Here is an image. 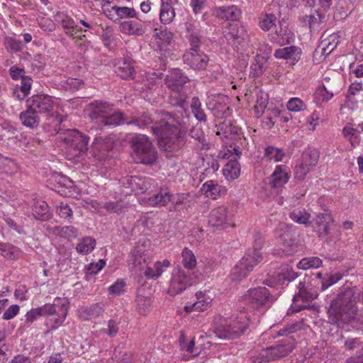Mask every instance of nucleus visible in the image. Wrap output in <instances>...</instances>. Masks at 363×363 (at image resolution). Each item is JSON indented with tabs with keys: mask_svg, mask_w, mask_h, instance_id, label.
Returning a JSON list of instances; mask_svg holds the SVG:
<instances>
[{
	"mask_svg": "<svg viewBox=\"0 0 363 363\" xmlns=\"http://www.w3.org/2000/svg\"><path fill=\"white\" fill-rule=\"evenodd\" d=\"M155 121L152 126L153 133L157 136L158 145L161 150L166 152L178 150L183 145V140L180 135L182 121L179 117L164 111H157L155 117L152 118L147 113L140 117L128 121V125H135L144 128Z\"/></svg>",
	"mask_w": 363,
	"mask_h": 363,
	"instance_id": "f257e3e1",
	"label": "nucleus"
},
{
	"mask_svg": "<svg viewBox=\"0 0 363 363\" xmlns=\"http://www.w3.org/2000/svg\"><path fill=\"white\" fill-rule=\"evenodd\" d=\"M357 296L353 289L347 288L340 293L331 301L328 311L330 321L341 326L358 320L362 310L357 306Z\"/></svg>",
	"mask_w": 363,
	"mask_h": 363,
	"instance_id": "f03ea898",
	"label": "nucleus"
},
{
	"mask_svg": "<svg viewBox=\"0 0 363 363\" xmlns=\"http://www.w3.org/2000/svg\"><path fill=\"white\" fill-rule=\"evenodd\" d=\"M300 329L301 324L295 323L280 330L278 335L285 337L277 341L275 345L262 349L255 361H257L259 363L268 362L288 355L294 350L296 345V339L293 335H289Z\"/></svg>",
	"mask_w": 363,
	"mask_h": 363,
	"instance_id": "7ed1b4c3",
	"label": "nucleus"
},
{
	"mask_svg": "<svg viewBox=\"0 0 363 363\" xmlns=\"http://www.w3.org/2000/svg\"><path fill=\"white\" fill-rule=\"evenodd\" d=\"M189 78L179 69H173L164 79L169 89V102L174 107L185 108L188 105L187 86Z\"/></svg>",
	"mask_w": 363,
	"mask_h": 363,
	"instance_id": "20e7f679",
	"label": "nucleus"
},
{
	"mask_svg": "<svg viewBox=\"0 0 363 363\" xmlns=\"http://www.w3.org/2000/svg\"><path fill=\"white\" fill-rule=\"evenodd\" d=\"M89 118L101 128L113 127L123 123V113L114 111L106 102L95 101L86 106Z\"/></svg>",
	"mask_w": 363,
	"mask_h": 363,
	"instance_id": "39448f33",
	"label": "nucleus"
},
{
	"mask_svg": "<svg viewBox=\"0 0 363 363\" xmlns=\"http://www.w3.org/2000/svg\"><path fill=\"white\" fill-rule=\"evenodd\" d=\"M133 158L137 163L150 164L157 160V151L147 136L135 135L131 139Z\"/></svg>",
	"mask_w": 363,
	"mask_h": 363,
	"instance_id": "423d86ee",
	"label": "nucleus"
},
{
	"mask_svg": "<svg viewBox=\"0 0 363 363\" xmlns=\"http://www.w3.org/2000/svg\"><path fill=\"white\" fill-rule=\"evenodd\" d=\"M249 318L244 313L238 317H232L225 320L224 323L218 325L215 333L220 339H235L240 337L249 325Z\"/></svg>",
	"mask_w": 363,
	"mask_h": 363,
	"instance_id": "0eeeda50",
	"label": "nucleus"
},
{
	"mask_svg": "<svg viewBox=\"0 0 363 363\" xmlns=\"http://www.w3.org/2000/svg\"><path fill=\"white\" fill-rule=\"evenodd\" d=\"M262 259V255L259 250H249L233 269L230 274L232 280L238 281L246 277Z\"/></svg>",
	"mask_w": 363,
	"mask_h": 363,
	"instance_id": "6e6552de",
	"label": "nucleus"
},
{
	"mask_svg": "<svg viewBox=\"0 0 363 363\" xmlns=\"http://www.w3.org/2000/svg\"><path fill=\"white\" fill-rule=\"evenodd\" d=\"M143 97L152 104L159 103L164 96L162 89V79L161 75L155 73H149L144 80Z\"/></svg>",
	"mask_w": 363,
	"mask_h": 363,
	"instance_id": "1a4fd4ad",
	"label": "nucleus"
},
{
	"mask_svg": "<svg viewBox=\"0 0 363 363\" xmlns=\"http://www.w3.org/2000/svg\"><path fill=\"white\" fill-rule=\"evenodd\" d=\"M62 139L74 156L80 157L88 150L89 138L77 130H67Z\"/></svg>",
	"mask_w": 363,
	"mask_h": 363,
	"instance_id": "9d476101",
	"label": "nucleus"
},
{
	"mask_svg": "<svg viewBox=\"0 0 363 363\" xmlns=\"http://www.w3.org/2000/svg\"><path fill=\"white\" fill-rule=\"evenodd\" d=\"M194 283V280L189 273L181 268H175L172 271L168 294L171 296L179 294L193 285Z\"/></svg>",
	"mask_w": 363,
	"mask_h": 363,
	"instance_id": "9b49d317",
	"label": "nucleus"
},
{
	"mask_svg": "<svg viewBox=\"0 0 363 363\" xmlns=\"http://www.w3.org/2000/svg\"><path fill=\"white\" fill-rule=\"evenodd\" d=\"M242 298L246 303L258 308L270 302L272 300V296L266 287L259 286L248 290Z\"/></svg>",
	"mask_w": 363,
	"mask_h": 363,
	"instance_id": "f8f14e48",
	"label": "nucleus"
},
{
	"mask_svg": "<svg viewBox=\"0 0 363 363\" xmlns=\"http://www.w3.org/2000/svg\"><path fill=\"white\" fill-rule=\"evenodd\" d=\"M233 216L228 208L225 206H220L213 208L208 216V223L213 227L227 228L233 227Z\"/></svg>",
	"mask_w": 363,
	"mask_h": 363,
	"instance_id": "ddd939ff",
	"label": "nucleus"
},
{
	"mask_svg": "<svg viewBox=\"0 0 363 363\" xmlns=\"http://www.w3.org/2000/svg\"><path fill=\"white\" fill-rule=\"evenodd\" d=\"M29 111L36 113L49 112L53 108L54 101L51 96L35 95L26 101Z\"/></svg>",
	"mask_w": 363,
	"mask_h": 363,
	"instance_id": "4468645a",
	"label": "nucleus"
},
{
	"mask_svg": "<svg viewBox=\"0 0 363 363\" xmlns=\"http://www.w3.org/2000/svg\"><path fill=\"white\" fill-rule=\"evenodd\" d=\"M185 64L194 69H205L209 61L208 57L203 52L186 50L183 55Z\"/></svg>",
	"mask_w": 363,
	"mask_h": 363,
	"instance_id": "2eb2a0df",
	"label": "nucleus"
},
{
	"mask_svg": "<svg viewBox=\"0 0 363 363\" xmlns=\"http://www.w3.org/2000/svg\"><path fill=\"white\" fill-rule=\"evenodd\" d=\"M225 38L233 45H240L248 38L246 28L238 23L230 24L224 31Z\"/></svg>",
	"mask_w": 363,
	"mask_h": 363,
	"instance_id": "dca6fc26",
	"label": "nucleus"
},
{
	"mask_svg": "<svg viewBox=\"0 0 363 363\" xmlns=\"http://www.w3.org/2000/svg\"><path fill=\"white\" fill-rule=\"evenodd\" d=\"M298 289V293L294 296V301H298L300 299L306 302L311 301L318 296V291L320 290V287L313 282L306 283V281L299 282Z\"/></svg>",
	"mask_w": 363,
	"mask_h": 363,
	"instance_id": "f3484780",
	"label": "nucleus"
},
{
	"mask_svg": "<svg viewBox=\"0 0 363 363\" xmlns=\"http://www.w3.org/2000/svg\"><path fill=\"white\" fill-rule=\"evenodd\" d=\"M290 175L286 166L277 165L269 177V184L274 189H281L289 180Z\"/></svg>",
	"mask_w": 363,
	"mask_h": 363,
	"instance_id": "a211bd4d",
	"label": "nucleus"
},
{
	"mask_svg": "<svg viewBox=\"0 0 363 363\" xmlns=\"http://www.w3.org/2000/svg\"><path fill=\"white\" fill-rule=\"evenodd\" d=\"M130 262L136 271H143L149 267L150 257L145 253L143 245H137L131 252Z\"/></svg>",
	"mask_w": 363,
	"mask_h": 363,
	"instance_id": "6ab92c4d",
	"label": "nucleus"
},
{
	"mask_svg": "<svg viewBox=\"0 0 363 363\" xmlns=\"http://www.w3.org/2000/svg\"><path fill=\"white\" fill-rule=\"evenodd\" d=\"M119 28L121 32L129 35H142L145 32L142 22L133 20L122 22Z\"/></svg>",
	"mask_w": 363,
	"mask_h": 363,
	"instance_id": "aec40b11",
	"label": "nucleus"
},
{
	"mask_svg": "<svg viewBox=\"0 0 363 363\" xmlns=\"http://www.w3.org/2000/svg\"><path fill=\"white\" fill-rule=\"evenodd\" d=\"M113 147V140L111 138H96L92 145V150L95 156L101 157Z\"/></svg>",
	"mask_w": 363,
	"mask_h": 363,
	"instance_id": "412c9836",
	"label": "nucleus"
},
{
	"mask_svg": "<svg viewBox=\"0 0 363 363\" xmlns=\"http://www.w3.org/2000/svg\"><path fill=\"white\" fill-rule=\"evenodd\" d=\"M275 35L273 38L280 45L290 43L294 38V33L288 28V25L284 21H279Z\"/></svg>",
	"mask_w": 363,
	"mask_h": 363,
	"instance_id": "4be33fe9",
	"label": "nucleus"
},
{
	"mask_svg": "<svg viewBox=\"0 0 363 363\" xmlns=\"http://www.w3.org/2000/svg\"><path fill=\"white\" fill-rule=\"evenodd\" d=\"M214 13L217 17L226 21H236L239 19L241 11L236 6L232 5L219 7L214 11Z\"/></svg>",
	"mask_w": 363,
	"mask_h": 363,
	"instance_id": "5701e85b",
	"label": "nucleus"
},
{
	"mask_svg": "<svg viewBox=\"0 0 363 363\" xmlns=\"http://www.w3.org/2000/svg\"><path fill=\"white\" fill-rule=\"evenodd\" d=\"M196 301L193 303H188L185 306L184 310L187 313L191 311H203L211 303L209 298H206L204 293L199 291L196 294Z\"/></svg>",
	"mask_w": 363,
	"mask_h": 363,
	"instance_id": "b1692460",
	"label": "nucleus"
},
{
	"mask_svg": "<svg viewBox=\"0 0 363 363\" xmlns=\"http://www.w3.org/2000/svg\"><path fill=\"white\" fill-rule=\"evenodd\" d=\"M331 221V217L328 213H320L316 216L313 224L315 231L320 236L326 235L329 233Z\"/></svg>",
	"mask_w": 363,
	"mask_h": 363,
	"instance_id": "393cba45",
	"label": "nucleus"
},
{
	"mask_svg": "<svg viewBox=\"0 0 363 363\" xmlns=\"http://www.w3.org/2000/svg\"><path fill=\"white\" fill-rule=\"evenodd\" d=\"M32 211L36 219L47 220L51 218V213L47 203L41 199H34Z\"/></svg>",
	"mask_w": 363,
	"mask_h": 363,
	"instance_id": "a878e982",
	"label": "nucleus"
},
{
	"mask_svg": "<svg viewBox=\"0 0 363 363\" xmlns=\"http://www.w3.org/2000/svg\"><path fill=\"white\" fill-rule=\"evenodd\" d=\"M46 230L52 235L60 236L65 238H75L77 235V230L72 226H51L50 225H45Z\"/></svg>",
	"mask_w": 363,
	"mask_h": 363,
	"instance_id": "bb28decb",
	"label": "nucleus"
},
{
	"mask_svg": "<svg viewBox=\"0 0 363 363\" xmlns=\"http://www.w3.org/2000/svg\"><path fill=\"white\" fill-rule=\"evenodd\" d=\"M171 201V194L167 189H161L148 198L147 203L152 207H161L167 205Z\"/></svg>",
	"mask_w": 363,
	"mask_h": 363,
	"instance_id": "cd10ccee",
	"label": "nucleus"
},
{
	"mask_svg": "<svg viewBox=\"0 0 363 363\" xmlns=\"http://www.w3.org/2000/svg\"><path fill=\"white\" fill-rule=\"evenodd\" d=\"M104 312L103 306L101 303H95L89 307H81L78 310V314L82 320H92Z\"/></svg>",
	"mask_w": 363,
	"mask_h": 363,
	"instance_id": "c85d7f7f",
	"label": "nucleus"
},
{
	"mask_svg": "<svg viewBox=\"0 0 363 363\" xmlns=\"http://www.w3.org/2000/svg\"><path fill=\"white\" fill-rule=\"evenodd\" d=\"M203 194L208 198L216 199L218 196L226 193V189L213 181H208L204 183L201 188Z\"/></svg>",
	"mask_w": 363,
	"mask_h": 363,
	"instance_id": "c756f323",
	"label": "nucleus"
},
{
	"mask_svg": "<svg viewBox=\"0 0 363 363\" xmlns=\"http://www.w3.org/2000/svg\"><path fill=\"white\" fill-rule=\"evenodd\" d=\"M139 313L145 315L151 306L152 300L150 294H147L145 289H140L135 299Z\"/></svg>",
	"mask_w": 363,
	"mask_h": 363,
	"instance_id": "7c9ffc66",
	"label": "nucleus"
},
{
	"mask_svg": "<svg viewBox=\"0 0 363 363\" xmlns=\"http://www.w3.org/2000/svg\"><path fill=\"white\" fill-rule=\"evenodd\" d=\"M169 266L170 262L168 259L157 261L154 264L153 267H147L144 275L148 279H158L162 274L164 268H168Z\"/></svg>",
	"mask_w": 363,
	"mask_h": 363,
	"instance_id": "2f4dec72",
	"label": "nucleus"
},
{
	"mask_svg": "<svg viewBox=\"0 0 363 363\" xmlns=\"http://www.w3.org/2000/svg\"><path fill=\"white\" fill-rule=\"evenodd\" d=\"M301 50L294 45L277 49L274 56L277 59L297 60L299 57Z\"/></svg>",
	"mask_w": 363,
	"mask_h": 363,
	"instance_id": "473e14b6",
	"label": "nucleus"
},
{
	"mask_svg": "<svg viewBox=\"0 0 363 363\" xmlns=\"http://www.w3.org/2000/svg\"><path fill=\"white\" fill-rule=\"evenodd\" d=\"M161 1L160 19L162 23H169L175 16L174 9L172 6L171 0H161Z\"/></svg>",
	"mask_w": 363,
	"mask_h": 363,
	"instance_id": "72a5a7b5",
	"label": "nucleus"
},
{
	"mask_svg": "<svg viewBox=\"0 0 363 363\" xmlns=\"http://www.w3.org/2000/svg\"><path fill=\"white\" fill-rule=\"evenodd\" d=\"M319 160V152L315 148H308L303 152L301 162L311 169L315 166Z\"/></svg>",
	"mask_w": 363,
	"mask_h": 363,
	"instance_id": "f704fd0d",
	"label": "nucleus"
},
{
	"mask_svg": "<svg viewBox=\"0 0 363 363\" xmlns=\"http://www.w3.org/2000/svg\"><path fill=\"white\" fill-rule=\"evenodd\" d=\"M190 136L198 141V147L201 150H207L209 148V144L207 142L206 135L200 127H194L189 133Z\"/></svg>",
	"mask_w": 363,
	"mask_h": 363,
	"instance_id": "c9c22d12",
	"label": "nucleus"
},
{
	"mask_svg": "<svg viewBox=\"0 0 363 363\" xmlns=\"http://www.w3.org/2000/svg\"><path fill=\"white\" fill-rule=\"evenodd\" d=\"M240 172V167L238 161L235 160V157L233 159H230V162H228L223 169V174L227 178H230L231 179H236Z\"/></svg>",
	"mask_w": 363,
	"mask_h": 363,
	"instance_id": "e433bc0d",
	"label": "nucleus"
},
{
	"mask_svg": "<svg viewBox=\"0 0 363 363\" xmlns=\"http://www.w3.org/2000/svg\"><path fill=\"white\" fill-rule=\"evenodd\" d=\"M322 259L318 257H305L297 264V268L302 270H307L311 268L317 269L322 265Z\"/></svg>",
	"mask_w": 363,
	"mask_h": 363,
	"instance_id": "4c0bfd02",
	"label": "nucleus"
},
{
	"mask_svg": "<svg viewBox=\"0 0 363 363\" xmlns=\"http://www.w3.org/2000/svg\"><path fill=\"white\" fill-rule=\"evenodd\" d=\"M59 18H60V24L65 30L66 34L70 37L75 38L77 26L74 20L65 14H60Z\"/></svg>",
	"mask_w": 363,
	"mask_h": 363,
	"instance_id": "58836bf2",
	"label": "nucleus"
},
{
	"mask_svg": "<svg viewBox=\"0 0 363 363\" xmlns=\"http://www.w3.org/2000/svg\"><path fill=\"white\" fill-rule=\"evenodd\" d=\"M182 263L186 269L191 270L194 269L197 264L196 258L193 252L185 247L182 252Z\"/></svg>",
	"mask_w": 363,
	"mask_h": 363,
	"instance_id": "ea45409f",
	"label": "nucleus"
},
{
	"mask_svg": "<svg viewBox=\"0 0 363 363\" xmlns=\"http://www.w3.org/2000/svg\"><path fill=\"white\" fill-rule=\"evenodd\" d=\"M96 246V240L91 237L84 238L76 247L77 252L87 255L91 252Z\"/></svg>",
	"mask_w": 363,
	"mask_h": 363,
	"instance_id": "a19ab883",
	"label": "nucleus"
},
{
	"mask_svg": "<svg viewBox=\"0 0 363 363\" xmlns=\"http://www.w3.org/2000/svg\"><path fill=\"white\" fill-rule=\"evenodd\" d=\"M290 218L296 223L303 224L305 225H309L311 215L306 211H301L298 209L294 210L289 214Z\"/></svg>",
	"mask_w": 363,
	"mask_h": 363,
	"instance_id": "79ce46f5",
	"label": "nucleus"
},
{
	"mask_svg": "<svg viewBox=\"0 0 363 363\" xmlns=\"http://www.w3.org/2000/svg\"><path fill=\"white\" fill-rule=\"evenodd\" d=\"M268 95L262 91H258L257 93L256 104L255 106V112L257 114H262L268 104Z\"/></svg>",
	"mask_w": 363,
	"mask_h": 363,
	"instance_id": "37998d69",
	"label": "nucleus"
},
{
	"mask_svg": "<svg viewBox=\"0 0 363 363\" xmlns=\"http://www.w3.org/2000/svg\"><path fill=\"white\" fill-rule=\"evenodd\" d=\"M147 184H149L148 181H145L143 179L139 178L138 177H131L130 179V186L133 191H137L143 193L147 191L148 189Z\"/></svg>",
	"mask_w": 363,
	"mask_h": 363,
	"instance_id": "c03bdc74",
	"label": "nucleus"
},
{
	"mask_svg": "<svg viewBox=\"0 0 363 363\" xmlns=\"http://www.w3.org/2000/svg\"><path fill=\"white\" fill-rule=\"evenodd\" d=\"M191 108L195 118L199 121H206V115L201 108V104L197 97H194L191 101Z\"/></svg>",
	"mask_w": 363,
	"mask_h": 363,
	"instance_id": "a18cd8bd",
	"label": "nucleus"
},
{
	"mask_svg": "<svg viewBox=\"0 0 363 363\" xmlns=\"http://www.w3.org/2000/svg\"><path fill=\"white\" fill-rule=\"evenodd\" d=\"M116 73L123 79H129L133 77L135 69L130 62L123 61L117 68Z\"/></svg>",
	"mask_w": 363,
	"mask_h": 363,
	"instance_id": "49530a36",
	"label": "nucleus"
},
{
	"mask_svg": "<svg viewBox=\"0 0 363 363\" xmlns=\"http://www.w3.org/2000/svg\"><path fill=\"white\" fill-rule=\"evenodd\" d=\"M277 238H279L284 242H286L291 238V226L285 223L279 224L275 230Z\"/></svg>",
	"mask_w": 363,
	"mask_h": 363,
	"instance_id": "de8ad7c7",
	"label": "nucleus"
},
{
	"mask_svg": "<svg viewBox=\"0 0 363 363\" xmlns=\"http://www.w3.org/2000/svg\"><path fill=\"white\" fill-rule=\"evenodd\" d=\"M302 22L306 26H308L311 31H316L319 29L321 23V17L319 15L317 16L314 15H306L303 17Z\"/></svg>",
	"mask_w": 363,
	"mask_h": 363,
	"instance_id": "09e8293b",
	"label": "nucleus"
},
{
	"mask_svg": "<svg viewBox=\"0 0 363 363\" xmlns=\"http://www.w3.org/2000/svg\"><path fill=\"white\" fill-rule=\"evenodd\" d=\"M27 109L24 112V125L30 128H35L38 125L39 118L35 111H29L28 106L26 104Z\"/></svg>",
	"mask_w": 363,
	"mask_h": 363,
	"instance_id": "8fccbe9b",
	"label": "nucleus"
},
{
	"mask_svg": "<svg viewBox=\"0 0 363 363\" xmlns=\"http://www.w3.org/2000/svg\"><path fill=\"white\" fill-rule=\"evenodd\" d=\"M154 33L155 35L164 44H169L173 38L172 33L169 31L166 27L155 28Z\"/></svg>",
	"mask_w": 363,
	"mask_h": 363,
	"instance_id": "3c124183",
	"label": "nucleus"
},
{
	"mask_svg": "<svg viewBox=\"0 0 363 363\" xmlns=\"http://www.w3.org/2000/svg\"><path fill=\"white\" fill-rule=\"evenodd\" d=\"M277 17L272 13L266 14L260 18L259 26L264 30H269L275 26Z\"/></svg>",
	"mask_w": 363,
	"mask_h": 363,
	"instance_id": "603ef678",
	"label": "nucleus"
},
{
	"mask_svg": "<svg viewBox=\"0 0 363 363\" xmlns=\"http://www.w3.org/2000/svg\"><path fill=\"white\" fill-rule=\"evenodd\" d=\"M180 347L182 350H185L191 354L196 355L198 354V350L195 348L194 339L191 340L189 342H186V337L184 334L181 335L179 338Z\"/></svg>",
	"mask_w": 363,
	"mask_h": 363,
	"instance_id": "864d4df0",
	"label": "nucleus"
},
{
	"mask_svg": "<svg viewBox=\"0 0 363 363\" xmlns=\"http://www.w3.org/2000/svg\"><path fill=\"white\" fill-rule=\"evenodd\" d=\"M136 14V11L133 8L118 6V9H116V21L123 18H133Z\"/></svg>",
	"mask_w": 363,
	"mask_h": 363,
	"instance_id": "5fc2aeb1",
	"label": "nucleus"
},
{
	"mask_svg": "<svg viewBox=\"0 0 363 363\" xmlns=\"http://www.w3.org/2000/svg\"><path fill=\"white\" fill-rule=\"evenodd\" d=\"M102 10L104 13L111 20L116 21V9L118 6L111 5V2L106 1L102 4Z\"/></svg>",
	"mask_w": 363,
	"mask_h": 363,
	"instance_id": "6e6d98bb",
	"label": "nucleus"
},
{
	"mask_svg": "<svg viewBox=\"0 0 363 363\" xmlns=\"http://www.w3.org/2000/svg\"><path fill=\"white\" fill-rule=\"evenodd\" d=\"M265 155L270 160H274L275 162L282 160L284 156V154L281 150L275 148L272 146H269L265 149Z\"/></svg>",
	"mask_w": 363,
	"mask_h": 363,
	"instance_id": "4d7b16f0",
	"label": "nucleus"
},
{
	"mask_svg": "<svg viewBox=\"0 0 363 363\" xmlns=\"http://www.w3.org/2000/svg\"><path fill=\"white\" fill-rule=\"evenodd\" d=\"M305 104L299 98H291L287 103V108L290 111L298 112L303 110Z\"/></svg>",
	"mask_w": 363,
	"mask_h": 363,
	"instance_id": "13d9d810",
	"label": "nucleus"
},
{
	"mask_svg": "<svg viewBox=\"0 0 363 363\" xmlns=\"http://www.w3.org/2000/svg\"><path fill=\"white\" fill-rule=\"evenodd\" d=\"M311 168L305 165L302 162L296 167L294 170L295 179L302 181L305 179L306 174L309 172Z\"/></svg>",
	"mask_w": 363,
	"mask_h": 363,
	"instance_id": "bf43d9fd",
	"label": "nucleus"
},
{
	"mask_svg": "<svg viewBox=\"0 0 363 363\" xmlns=\"http://www.w3.org/2000/svg\"><path fill=\"white\" fill-rule=\"evenodd\" d=\"M4 45L6 48L11 52L19 51L21 49V43L11 37L4 38Z\"/></svg>",
	"mask_w": 363,
	"mask_h": 363,
	"instance_id": "052dcab7",
	"label": "nucleus"
},
{
	"mask_svg": "<svg viewBox=\"0 0 363 363\" xmlns=\"http://www.w3.org/2000/svg\"><path fill=\"white\" fill-rule=\"evenodd\" d=\"M342 276L340 274H335L330 275H326V278L322 280V286L320 287L321 291H324L329 286L335 284L339 280H340Z\"/></svg>",
	"mask_w": 363,
	"mask_h": 363,
	"instance_id": "680f3d73",
	"label": "nucleus"
},
{
	"mask_svg": "<svg viewBox=\"0 0 363 363\" xmlns=\"http://www.w3.org/2000/svg\"><path fill=\"white\" fill-rule=\"evenodd\" d=\"M57 213L61 218L65 219L70 218L72 216V208L67 203L63 202H61L57 206Z\"/></svg>",
	"mask_w": 363,
	"mask_h": 363,
	"instance_id": "e2e57ef3",
	"label": "nucleus"
},
{
	"mask_svg": "<svg viewBox=\"0 0 363 363\" xmlns=\"http://www.w3.org/2000/svg\"><path fill=\"white\" fill-rule=\"evenodd\" d=\"M241 154V152L239 150V147L236 145H230L229 149L227 150V152H224L223 153L220 152L219 154V157L222 158H230L233 159L235 157V160L237 157H239Z\"/></svg>",
	"mask_w": 363,
	"mask_h": 363,
	"instance_id": "0e129e2a",
	"label": "nucleus"
},
{
	"mask_svg": "<svg viewBox=\"0 0 363 363\" xmlns=\"http://www.w3.org/2000/svg\"><path fill=\"white\" fill-rule=\"evenodd\" d=\"M104 207L107 211L111 213H121L123 211V207L121 201L116 202H106Z\"/></svg>",
	"mask_w": 363,
	"mask_h": 363,
	"instance_id": "69168bd1",
	"label": "nucleus"
},
{
	"mask_svg": "<svg viewBox=\"0 0 363 363\" xmlns=\"http://www.w3.org/2000/svg\"><path fill=\"white\" fill-rule=\"evenodd\" d=\"M186 200L187 196L184 194H171L170 202H172L175 208H179L182 205L186 204Z\"/></svg>",
	"mask_w": 363,
	"mask_h": 363,
	"instance_id": "338daca9",
	"label": "nucleus"
},
{
	"mask_svg": "<svg viewBox=\"0 0 363 363\" xmlns=\"http://www.w3.org/2000/svg\"><path fill=\"white\" fill-rule=\"evenodd\" d=\"M355 132H356L355 129H354L352 126L348 125H346L342 130L344 136L349 138V140L351 143V145L353 147H354L355 144L357 143V141L356 140V137L353 138Z\"/></svg>",
	"mask_w": 363,
	"mask_h": 363,
	"instance_id": "774afa93",
	"label": "nucleus"
}]
</instances>
